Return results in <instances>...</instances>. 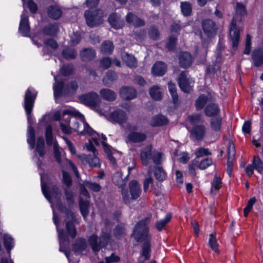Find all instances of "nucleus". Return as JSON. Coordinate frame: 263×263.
Listing matches in <instances>:
<instances>
[{"instance_id":"1","label":"nucleus","mask_w":263,"mask_h":263,"mask_svg":"<svg viewBox=\"0 0 263 263\" xmlns=\"http://www.w3.org/2000/svg\"><path fill=\"white\" fill-rule=\"evenodd\" d=\"M152 215L141 220L135 226L132 236L137 242L144 241L141 255L146 260H148L151 256V236L149 235L148 224L151 221Z\"/></svg>"},{"instance_id":"2","label":"nucleus","mask_w":263,"mask_h":263,"mask_svg":"<svg viewBox=\"0 0 263 263\" xmlns=\"http://www.w3.org/2000/svg\"><path fill=\"white\" fill-rule=\"evenodd\" d=\"M246 14V9L241 3L237 2L236 6V15L233 16L230 28V36L233 48L236 50L238 46L240 29L236 27L237 21L241 20V16Z\"/></svg>"},{"instance_id":"3","label":"nucleus","mask_w":263,"mask_h":263,"mask_svg":"<svg viewBox=\"0 0 263 263\" xmlns=\"http://www.w3.org/2000/svg\"><path fill=\"white\" fill-rule=\"evenodd\" d=\"M58 209L60 212L65 214V220L66 221V231L72 239L74 238L77 234L76 228L74 225V223L76 221L74 213L70 208L66 207L62 202L58 203Z\"/></svg>"},{"instance_id":"4","label":"nucleus","mask_w":263,"mask_h":263,"mask_svg":"<svg viewBox=\"0 0 263 263\" xmlns=\"http://www.w3.org/2000/svg\"><path fill=\"white\" fill-rule=\"evenodd\" d=\"M93 142L96 145H99L98 140L97 138H93L91 139H89L88 143L86 144L87 149L92 152V154H83L79 156V158L82 161L83 163H88L91 167H95L97 166V164H99V158L97 157L98 152L95 148Z\"/></svg>"},{"instance_id":"5","label":"nucleus","mask_w":263,"mask_h":263,"mask_svg":"<svg viewBox=\"0 0 263 263\" xmlns=\"http://www.w3.org/2000/svg\"><path fill=\"white\" fill-rule=\"evenodd\" d=\"M37 93V92L33 88H28L25 94L24 108L26 113L29 126H32V125L34 124L33 119L31 114Z\"/></svg>"},{"instance_id":"6","label":"nucleus","mask_w":263,"mask_h":263,"mask_svg":"<svg viewBox=\"0 0 263 263\" xmlns=\"http://www.w3.org/2000/svg\"><path fill=\"white\" fill-rule=\"evenodd\" d=\"M77 114L80 117V121H79L75 117H72V122L71 123L72 129L74 132L79 133L80 135L87 134L89 136H92L95 133L93 129L86 122L83 121L84 116L80 112H77Z\"/></svg>"},{"instance_id":"7","label":"nucleus","mask_w":263,"mask_h":263,"mask_svg":"<svg viewBox=\"0 0 263 263\" xmlns=\"http://www.w3.org/2000/svg\"><path fill=\"white\" fill-rule=\"evenodd\" d=\"M112 181L116 185L121 188V193L124 202L125 204L129 203L130 197L128 191L123 187L125 185L126 180L122 178V174L120 172L115 173L112 177Z\"/></svg>"},{"instance_id":"8","label":"nucleus","mask_w":263,"mask_h":263,"mask_svg":"<svg viewBox=\"0 0 263 263\" xmlns=\"http://www.w3.org/2000/svg\"><path fill=\"white\" fill-rule=\"evenodd\" d=\"M202 28L209 38L214 37L217 33L218 26L212 20L206 18L202 21Z\"/></svg>"},{"instance_id":"9","label":"nucleus","mask_w":263,"mask_h":263,"mask_svg":"<svg viewBox=\"0 0 263 263\" xmlns=\"http://www.w3.org/2000/svg\"><path fill=\"white\" fill-rule=\"evenodd\" d=\"M41 186L43 194L45 198L51 203V195L57 201V204L61 201V193L59 188L57 185L52 186L51 190L50 192L47 191L46 189V184L42 181V177H41Z\"/></svg>"},{"instance_id":"10","label":"nucleus","mask_w":263,"mask_h":263,"mask_svg":"<svg viewBox=\"0 0 263 263\" xmlns=\"http://www.w3.org/2000/svg\"><path fill=\"white\" fill-rule=\"evenodd\" d=\"M104 223L105 227L102 229V235L100 237V248L107 245L110 239V232L113 226L108 219L104 220Z\"/></svg>"},{"instance_id":"11","label":"nucleus","mask_w":263,"mask_h":263,"mask_svg":"<svg viewBox=\"0 0 263 263\" xmlns=\"http://www.w3.org/2000/svg\"><path fill=\"white\" fill-rule=\"evenodd\" d=\"M98 98V95L95 92L91 91L81 95L78 98L82 104L92 108L96 106Z\"/></svg>"},{"instance_id":"12","label":"nucleus","mask_w":263,"mask_h":263,"mask_svg":"<svg viewBox=\"0 0 263 263\" xmlns=\"http://www.w3.org/2000/svg\"><path fill=\"white\" fill-rule=\"evenodd\" d=\"M19 32L24 36H29L30 33V27L29 23L28 16L27 15V11L24 9L21 15L20 23Z\"/></svg>"},{"instance_id":"13","label":"nucleus","mask_w":263,"mask_h":263,"mask_svg":"<svg viewBox=\"0 0 263 263\" xmlns=\"http://www.w3.org/2000/svg\"><path fill=\"white\" fill-rule=\"evenodd\" d=\"M84 16L88 26L91 27L97 26L99 24V9H90L86 10Z\"/></svg>"},{"instance_id":"14","label":"nucleus","mask_w":263,"mask_h":263,"mask_svg":"<svg viewBox=\"0 0 263 263\" xmlns=\"http://www.w3.org/2000/svg\"><path fill=\"white\" fill-rule=\"evenodd\" d=\"M72 250L76 255H81L87 248V243L86 239L82 237L77 238L72 243Z\"/></svg>"},{"instance_id":"15","label":"nucleus","mask_w":263,"mask_h":263,"mask_svg":"<svg viewBox=\"0 0 263 263\" xmlns=\"http://www.w3.org/2000/svg\"><path fill=\"white\" fill-rule=\"evenodd\" d=\"M206 128L204 125H196L191 130V137L196 141H201L205 137Z\"/></svg>"},{"instance_id":"16","label":"nucleus","mask_w":263,"mask_h":263,"mask_svg":"<svg viewBox=\"0 0 263 263\" xmlns=\"http://www.w3.org/2000/svg\"><path fill=\"white\" fill-rule=\"evenodd\" d=\"M120 95L124 100H131L137 97V90L132 86H125L120 89Z\"/></svg>"},{"instance_id":"17","label":"nucleus","mask_w":263,"mask_h":263,"mask_svg":"<svg viewBox=\"0 0 263 263\" xmlns=\"http://www.w3.org/2000/svg\"><path fill=\"white\" fill-rule=\"evenodd\" d=\"M178 84L180 89L185 93H190L192 90L189 79L187 78L186 71H182L178 77Z\"/></svg>"},{"instance_id":"18","label":"nucleus","mask_w":263,"mask_h":263,"mask_svg":"<svg viewBox=\"0 0 263 263\" xmlns=\"http://www.w3.org/2000/svg\"><path fill=\"white\" fill-rule=\"evenodd\" d=\"M108 21L111 26L116 29H121L124 26V20L121 18L120 14L116 13H110Z\"/></svg>"},{"instance_id":"19","label":"nucleus","mask_w":263,"mask_h":263,"mask_svg":"<svg viewBox=\"0 0 263 263\" xmlns=\"http://www.w3.org/2000/svg\"><path fill=\"white\" fill-rule=\"evenodd\" d=\"M110 119L112 121L122 124L126 122L127 117L124 110L117 109L110 114Z\"/></svg>"},{"instance_id":"20","label":"nucleus","mask_w":263,"mask_h":263,"mask_svg":"<svg viewBox=\"0 0 263 263\" xmlns=\"http://www.w3.org/2000/svg\"><path fill=\"white\" fill-rule=\"evenodd\" d=\"M129 189L131 198L130 200H135L137 199L140 196L141 193V189L138 181L132 180L129 183Z\"/></svg>"},{"instance_id":"21","label":"nucleus","mask_w":263,"mask_h":263,"mask_svg":"<svg viewBox=\"0 0 263 263\" xmlns=\"http://www.w3.org/2000/svg\"><path fill=\"white\" fill-rule=\"evenodd\" d=\"M263 45V41H262ZM251 58L254 65L259 67L263 65V48L254 49L252 53Z\"/></svg>"},{"instance_id":"22","label":"nucleus","mask_w":263,"mask_h":263,"mask_svg":"<svg viewBox=\"0 0 263 263\" xmlns=\"http://www.w3.org/2000/svg\"><path fill=\"white\" fill-rule=\"evenodd\" d=\"M193 62L191 54L187 52H181L179 56L180 66L186 69L191 66Z\"/></svg>"},{"instance_id":"23","label":"nucleus","mask_w":263,"mask_h":263,"mask_svg":"<svg viewBox=\"0 0 263 263\" xmlns=\"http://www.w3.org/2000/svg\"><path fill=\"white\" fill-rule=\"evenodd\" d=\"M41 31L45 35L54 37L59 31V25L56 23H49L44 26Z\"/></svg>"},{"instance_id":"24","label":"nucleus","mask_w":263,"mask_h":263,"mask_svg":"<svg viewBox=\"0 0 263 263\" xmlns=\"http://www.w3.org/2000/svg\"><path fill=\"white\" fill-rule=\"evenodd\" d=\"M126 21L131 24L135 27H140L145 25V22L143 20L139 18L138 16L132 12L127 13L125 17Z\"/></svg>"},{"instance_id":"25","label":"nucleus","mask_w":263,"mask_h":263,"mask_svg":"<svg viewBox=\"0 0 263 263\" xmlns=\"http://www.w3.org/2000/svg\"><path fill=\"white\" fill-rule=\"evenodd\" d=\"M121 58L128 67L133 68L137 67V60L133 55L123 52L121 53Z\"/></svg>"},{"instance_id":"26","label":"nucleus","mask_w":263,"mask_h":263,"mask_svg":"<svg viewBox=\"0 0 263 263\" xmlns=\"http://www.w3.org/2000/svg\"><path fill=\"white\" fill-rule=\"evenodd\" d=\"M167 69L166 65L161 61L156 62L152 67V73L155 76H163Z\"/></svg>"},{"instance_id":"27","label":"nucleus","mask_w":263,"mask_h":263,"mask_svg":"<svg viewBox=\"0 0 263 263\" xmlns=\"http://www.w3.org/2000/svg\"><path fill=\"white\" fill-rule=\"evenodd\" d=\"M35 155L38 153L40 157H43L46 154L45 140L42 136H40L37 139L36 146L34 152Z\"/></svg>"},{"instance_id":"28","label":"nucleus","mask_w":263,"mask_h":263,"mask_svg":"<svg viewBox=\"0 0 263 263\" xmlns=\"http://www.w3.org/2000/svg\"><path fill=\"white\" fill-rule=\"evenodd\" d=\"M53 222L57 227V231L58 232L59 237L60 239V241H69V237L68 235L64 232V231L63 229H59L58 228L59 224V219L58 216L55 214V212L53 211Z\"/></svg>"},{"instance_id":"29","label":"nucleus","mask_w":263,"mask_h":263,"mask_svg":"<svg viewBox=\"0 0 263 263\" xmlns=\"http://www.w3.org/2000/svg\"><path fill=\"white\" fill-rule=\"evenodd\" d=\"M96 55L95 51L91 48H85L80 52L81 60L84 62L92 60Z\"/></svg>"},{"instance_id":"30","label":"nucleus","mask_w":263,"mask_h":263,"mask_svg":"<svg viewBox=\"0 0 263 263\" xmlns=\"http://www.w3.org/2000/svg\"><path fill=\"white\" fill-rule=\"evenodd\" d=\"M62 57L67 60L75 59L78 52L76 49L70 47H66L62 51Z\"/></svg>"},{"instance_id":"31","label":"nucleus","mask_w":263,"mask_h":263,"mask_svg":"<svg viewBox=\"0 0 263 263\" xmlns=\"http://www.w3.org/2000/svg\"><path fill=\"white\" fill-rule=\"evenodd\" d=\"M47 14L49 17L57 20L61 16L62 11L59 7L51 5L47 9Z\"/></svg>"},{"instance_id":"32","label":"nucleus","mask_w":263,"mask_h":263,"mask_svg":"<svg viewBox=\"0 0 263 263\" xmlns=\"http://www.w3.org/2000/svg\"><path fill=\"white\" fill-rule=\"evenodd\" d=\"M149 93L151 97L155 101H160L162 98V89L157 85L152 86L149 89Z\"/></svg>"},{"instance_id":"33","label":"nucleus","mask_w":263,"mask_h":263,"mask_svg":"<svg viewBox=\"0 0 263 263\" xmlns=\"http://www.w3.org/2000/svg\"><path fill=\"white\" fill-rule=\"evenodd\" d=\"M146 138L147 136L145 134L139 132H132L128 136L129 141L134 143L143 142Z\"/></svg>"},{"instance_id":"34","label":"nucleus","mask_w":263,"mask_h":263,"mask_svg":"<svg viewBox=\"0 0 263 263\" xmlns=\"http://www.w3.org/2000/svg\"><path fill=\"white\" fill-rule=\"evenodd\" d=\"M27 135V143L30 148L33 149L35 146V132L32 126H28Z\"/></svg>"},{"instance_id":"35","label":"nucleus","mask_w":263,"mask_h":263,"mask_svg":"<svg viewBox=\"0 0 263 263\" xmlns=\"http://www.w3.org/2000/svg\"><path fill=\"white\" fill-rule=\"evenodd\" d=\"M78 88V83L76 81L67 83L65 85L64 96H69L74 95Z\"/></svg>"},{"instance_id":"36","label":"nucleus","mask_w":263,"mask_h":263,"mask_svg":"<svg viewBox=\"0 0 263 263\" xmlns=\"http://www.w3.org/2000/svg\"><path fill=\"white\" fill-rule=\"evenodd\" d=\"M152 155V146L144 148L141 152V160L144 165H147Z\"/></svg>"},{"instance_id":"37","label":"nucleus","mask_w":263,"mask_h":263,"mask_svg":"<svg viewBox=\"0 0 263 263\" xmlns=\"http://www.w3.org/2000/svg\"><path fill=\"white\" fill-rule=\"evenodd\" d=\"M205 115L208 117L217 115L219 112L218 106L215 103L208 104L204 109Z\"/></svg>"},{"instance_id":"38","label":"nucleus","mask_w":263,"mask_h":263,"mask_svg":"<svg viewBox=\"0 0 263 263\" xmlns=\"http://www.w3.org/2000/svg\"><path fill=\"white\" fill-rule=\"evenodd\" d=\"M99 238L96 234L91 235L88 238L89 245L92 252L97 255L99 252Z\"/></svg>"},{"instance_id":"39","label":"nucleus","mask_w":263,"mask_h":263,"mask_svg":"<svg viewBox=\"0 0 263 263\" xmlns=\"http://www.w3.org/2000/svg\"><path fill=\"white\" fill-rule=\"evenodd\" d=\"M102 97L108 101H112L116 98V95L115 92L108 89H102L100 91Z\"/></svg>"},{"instance_id":"40","label":"nucleus","mask_w":263,"mask_h":263,"mask_svg":"<svg viewBox=\"0 0 263 263\" xmlns=\"http://www.w3.org/2000/svg\"><path fill=\"white\" fill-rule=\"evenodd\" d=\"M167 122L168 120L165 116L158 115L152 119L151 124L153 126H158L166 125Z\"/></svg>"},{"instance_id":"41","label":"nucleus","mask_w":263,"mask_h":263,"mask_svg":"<svg viewBox=\"0 0 263 263\" xmlns=\"http://www.w3.org/2000/svg\"><path fill=\"white\" fill-rule=\"evenodd\" d=\"M188 119L193 126L202 124L204 120L201 114H195L188 116Z\"/></svg>"},{"instance_id":"42","label":"nucleus","mask_w":263,"mask_h":263,"mask_svg":"<svg viewBox=\"0 0 263 263\" xmlns=\"http://www.w3.org/2000/svg\"><path fill=\"white\" fill-rule=\"evenodd\" d=\"M79 206L81 214L84 217H86L88 214V200H84L81 197L79 200Z\"/></svg>"},{"instance_id":"43","label":"nucleus","mask_w":263,"mask_h":263,"mask_svg":"<svg viewBox=\"0 0 263 263\" xmlns=\"http://www.w3.org/2000/svg\"><path fill=\"white\" fill-rule=\"evenodd\" d=\"M65 84L64 82L59 81L57 83L56 85L53 87L54 96L55 98H59L62 94L64 95Z\"/></svg>"},{"instance_id":"44","label":"nucleus","mask_w":263,"mask_h":263,"mask_svg":"<svg viewBox=\"0 0 263 263\" xmlns=\"http://www.w3.org/2000/svg\"><path fill=\"white\" fill-rule=\"evenodd\" d=\"M4 245L9 254H10L11 250L14 247L13 239L8 234L4 235Z\"/></svg>"},{"instance_id":"45","label":"nucleus","mask_w":263,"mask_h":263,"mask_svg":"<svg viewBox=\"0 0 263 263\" xmlns=\"http://www.w3.org/2000/svg\"><path fill=\"white\" fill-rule=\"evenodd\" d=\"M114 49L113 43L110 41H105L101 45V51L106 54H111Z\"/></svg>"},{"instance_id":"46","label":"nucleus","mask_w":263,"mask_h":263,"mask_svg":"<svg viewBox=\"0 0 263 263\" xmlns=\"http://www.w3.org/2000/svg\"><path fill=\"white\" fill-rule=\"evenodd\" d=\"M126 229L123 223L117 225L114 230V235L118 238H120L126 235Z\"/></svg>"},{"instance_id":"47","label":"nucleus","mask_w":263,"mask_h":263,"mask_svg":"<svg viewBox=\"0 0 263 263\" xmlns=\"http://www.w3.org/2000/svg\"><path fill=\"white\" fill-rule=\"evenodd\" d=\"M154 175L156 179L159 181L164 180L166 176L165 172L160 166H155L154 167Z\"/></svg>"},{"instance_id":"48","label":"nucleus","mask_w":263,"mask_h":263,"mask_svg":"<svg viewBox=\"0 0 263 263\" xmlns=\"http://www.w3.org/2000/svg\"><path fill=\"white\" fill-rule=\"evenodd\" d=\"M172 218V215L171 213H168L165 219L161 220L156 222L155 227L158 231H161L163 228L166 226Z\"/></svg>"},{"instance_id":"49","label":"nucleus","mask_w":263,"mask_h":263,"mask_svg":"<svg viewBox=\"0 0 263 263\" xmlns=\"http://www.w3.org/2000/svg\"><path fill=\"white\" fill-rule=\"evenodd\" d=\"M73 70V66L72 64L63 65L60 68L61 74L65 77L70 76L72 74Z\"/></svg>"},{"instance_id":"50","label":"nucleus","mask_w":263,"mask_h":263,"mask_svg":"<svg viewBox=\"0 0 263 263\" xmlns=\"http://www.w3.org/2000/svg\"><path fill=\"white\" fill-rule=\"evenodd\" d=\"M102 144L104 152L107 154L108 159L110 160V162L112 164H115L116 163V159L112 155L111 151L110 149V146L109 145H108L106 142H105L104 141L102 142Z\"/></svg>"},{"instance_id":"51","label":"nucleus","mask_w":263,"mask_h":263,"mask_svg":"<svg viewBox=\"0 0 263 263\" xmlns=\"http://www.w3.org/2000/svg\"><path fill=\"white\" fill-rule=\"evenodd\" d=\"M209 245L210 248L216 253H219V251L218 249V243L217 239L215 237V234H211L210 235V238L209 241Z\"/></svg>"},{"instance_id":"52","label":"nucleus","mask_w":263,"mask_h":263,"mask_svg":"<svg viewBox=\"0 0 263 263\" xmlns=\"http://www.w3.org/2000/svg\"><path fill=\"white\" fill-rule=\"evenodd\" d=\"M207 102V97L204 95H200L195 103V106L197 110L202 109Z\"/></svg>"},{"instance_id":"53","label":"nucleus","mask_w":263,"mask_h":263,"mask_svg":"<svg viewBox=\"0 0 263 263\" xmlns=\"http://www.w3.org/2000/svg\"><path fill=\"white\" fill-rule=\"evenodd\" d=\"M43 43L44 45L50 47L54 50H57L59 46L57 41L52 37L44 40Z\"/></svg>"},{"instance_id":"54","label":"nucleus","mask_w":263,"mask_h":263,"mask_svg":"<svg viewBox=\"0 0 263 263\" xmlns=\"http://www.w3.org/2000/svg\"><path fill=\"white\" fill-rule=\"evenodd\" d=\"M254 163L255 164L256 170L259 173L263 174V161L259 156H254Z\"/></svg>"},{"instance_id":"55","label":"nucleus","mask_w":263,"mask_h":263,"mask_svg":"<svg viewBox=\"0 0 263 263\" xmlns=\"http://www.w3.org/2000/svg\"><path fill=\"white\" fill-rule=\"evenodd\" d=\"M181 11L185 16H189L192 12V7L191 4L188 2L181 3Z\"/></svg>"},{"instance_id":"56","label":"nucleus","mask_w":263,"mask_h":263,"mask_svg":"<svg viewBox=\"0 0 263 263\" xmlns=\"http://www.w3.org/2000/svg\"><path fill=\"white\" fill-rule=\"evenodd\" d=\"M221 124V118L220 117H216L211 121V126L212 128L215 131H218L220 129Z\"/></svg>"},{"instance_id":"57","label":"nucleus","mask_w":263,"mask_h":263,"mask_svg":"<svg viewBox=\"0 0 263 263\" xmlns=\"http://www.w3.org/2000/svg\"><path fill=\"white\" fill-rule=\"evenodd\" d=\"M65 194L67 203L69 207L70 208L74 202L73 192L68 189H65Z\"/></svg>"},{"instance_id":"58","label":"nucleus","mask_w":263,"mask_h":263,"mask_svg":"<svg viewBox=\"0 0 263 263\" xmlns=\"http://www.w3.org/2000/svg\"><path fill=\"white\" fill-rule=\"evenodd\" d=\"M221 179L220 177L215 176L214 178L213 182L212 183V187L211 190V193L212 194L214 193V189L215 190H218L221 187Z\"/></svg>"},{"instance_id":"59","label":"nucleus","mask_w":263,"mask_h":263,"mask_svg":"<svg viewBox=\"0 0 263 263\" xmlns=\"http://www.w3.org/2000/svg\"><path fill=\"white\" fill-rule=\"evenodd\" d=\"M147 173L149 176L148 177L145 178L144 180V182H143V188H144V191L145 192H146L147 191V190H148V189L149 187V185L152 184L153 183V179L151 176V175L152 174V171L148 170L147 172Z\"/></svg>"},{"instance_id":"60","label":"nucleus","mask_w":263,"mask_h":263,"mask_svg":"<svg viewBox=\"0 0 263 263\" xmlns=\"http://www.w3.org/2000/svg\"><path fill=\"white\" fill-rule=\"evenodd\" d=\"M176 41L177 38L176 37L173 36L170 37L168 42L166 46L169 51H173L175 49Z\"/></svg>"},{"instance_id":"61","label":"nucleus","mask_w":263,"mask_h":263,"mask_svg":"<svg viewBox=\"0 0 263 263\" xmlns=\"http://www.w3.org/2000/svg\"><path fill=\"white\" fill-rule=\"evenodd\" d=\"M27 4V7L31 13L35 14L37 13L38 6L33 0H28Z\"/></svg>"},{"instance_id":"62","label":"nucleus","mask_w":263,"mask_h":263,"mask_svg":"<svg viewBox=\"0 0 263 263\" xmlns=\"http://www.w3.org/2000/svg\"><path fill=\"white\" fill-rule=\"evenodd\" d=\"M100 63L101 67L104 69H106L109 68L111 66V60L110 58L104 57L100 60Z\"/></svg>"},{"instance_id":"63","label":"nucleus","mask_w":263,"mask_h":263,"mask_svg":"<svg viewBox=\"0 0 263 263\" xmlns=\"http://www.w3.org/2000/svg\"><path fill=\"white\" fill-rule=\"evenodd\" d=\"M53 152L55 160L58 163L60 164L62 162L61 155L57 142H54L53 144Z\"/></svg>"},{"instance_id":"64","label":"nucleus","mask_w":263,"mask_h":263,"mask_svg":"<svg viewBox=\"0 0 263 263\" xmlns=\"http://www.w3.org/2000/svg\"><path fill=\"white\" fill-rule=\"evenodd\" d=\"M150 37L153 40H157L159 37V32L158 30L154 27H152L148 32Z\"/></svg>"}]
</instances>
